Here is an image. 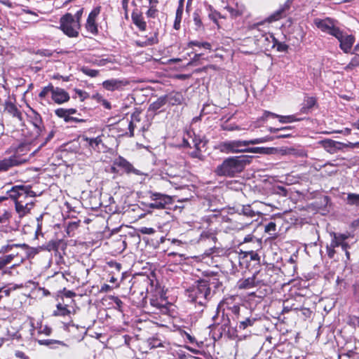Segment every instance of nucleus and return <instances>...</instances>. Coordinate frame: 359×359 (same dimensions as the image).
Returning <instances> with one entry per match:
<instances>
[{"instance_id": "obj_39", "label": "nucleus", "mask_w": 359, "mask_h": 359, "mask_svg": "<svg viewBox=\"0 0 359 359\" xmlns=\"http://www.w3.org/2000/svg\"><path fill=\"white\" fill-rule=\"evenodd\" d=\"M189 47L191 48L193 46H198L199 48H203L207 50H210L211 48V45L208 42H200L198 41H191L188 44Z\"/></svg>"}, {"instance_id": "obj_35", "label": "nucleus", "mask_w": 359, "mask_h": 359, "mask_svg": "<svg viewBox=\"0 0 359 359\" xmlns=\"http://www.w3.org/2000/svg\"><path fill=\"white\" fill-rule=\"evenodd\" d=\"M238 211L240 212V214H243V215L248 216L250 217H252L255 215V211L252 210V209L251 208V206L249 205H243L241 208V210H238Z\"/></svg>"}, {"instance_id": "obj_50", "label": "nucleus", "mask_w": 359, "mask_h": 359, "mask_svg": "<svg viewBox=\"0 0 359 359\" xmlns=\"http://www.w3.org/2000/svg\"><path fill=\"white\" fill-rule=\"evenodd\" d=\"M189 155L192 158H198L202 160L203 158V156L201 154V148H194V150L189 153Z\"/></svg>"}, {"instance_id": "obj_55", "label": "nucleus", "mask_w": 359, "mask_h": 359, "mask_svg": "<svg viewBox=\"0 0 359 359\" xmlns=\"http://www.w3.org/2000/svg\"><path fill=\"white\" fill-rule=\"evenodd\" d=\"M255 241V242L257 243V245L260 247L261 246V242L255 238L254 236H252V235H248L246 236L245 238H244V240H243V243H248V242H251V241Z\"/></svg>"}, {"instance_id": "obj_40", "label": "nucleus", "mask_w": 359, "mask_h": 359, "mask_svg": "<svg viewBox=\"0 0 359 359\" xmlns=\"http://www.w3.org/2000/svg\"><path fill=\"white\" fill-rule=\"evenodd\" d=\"M81 72L86 74V76H88L90 77H96L99 75V71L96 69H92L86 67H83L81 68Z\"/></svg>"}, {"instance_id": "obj_64", "label": "nucleus", "mask_w": 359, "mask_h": 359, "mask_svg": "<svg viewBox=\"0 0 359 359\" xmlns=\"http://www.w3.org/2000/svg\"><path fill=\"white\" fill-rule=\"evenodd\" d=\"M326 250L328 257L332 259L336 253L335 248H332L327 245Z\"/></svg>"}, {"instance_id": "obj_48", "label": "nucleus", "mask_w": 359, "mask_h": 359, "mask_svg": "<svg viewBox=\"0 0 359 359\" xmlns=\"http://www.w3.org/2000/svg\"><path fill=\"white\" fill-rule=\"evenodd\" d=\"M13 255H8L0 257L1 262L2 264L3 267L6 266L7 264H10L11 261L13 259Z\"/></svg>"}, {"instance_id": "obj_38", "label": "nucleus", "mask_w": 359, "mask_h": 359, "mask_svg": "<svg viewBox=\"0 0 359 359\" xmlns=\"http://www.w3.org/2000/svg\"><path fill=\"white\" fill-rule=\"evenodd\" d=\"M183 11L184 10H181V8H177L176 11L175 20L173 25L174 29L176 30H178L180 28V23L182 21Z\"/></svg>"}, {"instance_id": "obj_7", "label": "nucleus", "mask_w": 359, "mask_h": 359, "mask_svg": "<svg viewBox=\"0 0 359 359\" xmlns=\"http://www.w3.org/2000/svg\"><path fill=\"white\" fill-rule=\"evenodd\" d=\"M249 146L248 140H229L220 145L221 151L225 153L245 152Z\"/></svg>"}, {"instance_id": "obj_2", "label": "nucleus", "mask_w": 359, "mask_h": 359, "mask_svg": "<svg viewBox=\"0 0 359 359\" xmlns=\"http://www.w3.org/2000/svg\"><path fill=\"white\" fill-rule=\"evenodd\" d=\"M189 299L194 303L204 307L211 297L210 283L206 280H200L186 290Z\"/></svg>"}, {"instance_id": "obj_61", "label": "nucleus", "mask_w": 359, "mask_h": 359, "mask_svg": "<svg viewBox=\"0 0 359 359\" xmlns=\"http://www.w3.org/2000/svg\"><path fill=\"white\" fill-rule=\"evenodd\" d=\"M292 0H287L283 6L280 7V9H283V11L286 14L287 11H288L292 6Z\"/></svg>"}, {"instance_id": "obj_14", "label": "nucleus", "mask_w": 359, "mask_h": 359, "mask_svg": "<svg viewBox=\"0 0 359 359\" xmlns=\"http://www.w3.org/2000/svg\"><path fill=\"white\" fill-rule=\"evenodd\" d=\"M28 117L30 123L34 127L36 133L40 134L44 128L41 115L32 109L28 114Z\"/></svg>"}, {"instance_id": "obj_30", "label": "nucleus", "mask_w": 359, "mask_h": 359, "mask_svg": "<svg viewBox=\"0 0 359 359\" xmlns=\"http://www.w3.org/2000/svg\"><path fill=\"white\" fill-rule=\"evenodd\" d=\"M286 14L283 11V9L280 8L273 13L269 18H267V21L269 22H272L274 21H277L284 17H285Z\"/></svg>"}, {"instance_id": "obj_41", "label": "nucleus", "mask_w": 359, "mask_h": 359, "mask_svg": "<svg viewBox=\"0 0 359 359\" xmlns=\"http://www.w3.org/2000/svg\"><path fill=\"white\" fill-rule=\"evenodd\" d=\"M55 114L60 118H63L66 122L70 121V116H68L67 109L60 108L55 111Z\"/></svg>"}, {"instance_id": "obj_13", "label": "nucleus", "mask_w": 359, "mask_h": 359, "mask_svg": "<svg viewBox=\"0 0 359 359\" xmlns=\"http://www.w3.org/2000/svg\"><path fill=\"white\" fill-rule=\"evenodd\" d=\"M25 200L18 201L15 203V211L18 214L19 217L22 218L28 213L34 207L33 201L25 202Z\"/></svg>"}, {"instance_id": "obj_12", "label": "nucleus", "mask_w": 359, "mask_h": 359, "mask_svg": "<svg viewBox=\"0 0 359 359\" xmlns=\"http://www.w3.org/2000/svg\"><path fill=\"white\" fill-rule=\"evenodd\" d=\"M101 11V7L97 6L94 8L90 14L88 15L87 22H86V29L88 31L91 32L92 34H97V27L95 23V19L97 17V15L100 14Z\"/></svg>"}, {"instance_id": "obj_6", "label": "nucleus", "mask_w": 359, "mask_h": 359, "mask_svg": "<svg viewBox=\"0 0 359 359\" xmlns=\"http://www.w3.org/2000/svg\"><path fill=\"white\" fill-rule=\"evenodd\" d=\"M315 25L323 32L332 35L334 37L340 36V29L335 25L334 20L330 18L325 19L316 18Z\"/></svg>"}, {"instance_id": "obj_49", "label": "nucleus", "mask_w": 359, "mask_h": 359, "mask_svg": "<svg viewBox=\"0 0 359 359\" xmlns=\"http://www.w3.org/2000/svg\"><path fill=\"white\" fill-rule=\"evenodd\" d=\"M11 217V212L4 210V212H0V223H6L9 221Z\"/></svg>"}, {"instance_id": "obj_33", "label": "nucleus", "mask_w": 359, "mask_h": 359, "mask_svg": "<svg viewBox=\"0 0 359 359\" xmlns=\"http://www.w3.org/2000/svg\"><path fill=\"white\" fill-rule=\"evenodd\" d=\"M70 311L67 309L66 306H62L61 304L57 305V310L54 311L53 315L55 316H66L70 314Z\"/></svg>"}, {"instance_id": "obj_11", "label": "nucleus", "mask_w": 359, "mask_h": 359, "mask_svg": "<svg viewBox=\"0 0 359 359\" xmlns=\"http://www.w3.org/2000/svg\"><path fill=\"white\" fill-rule=\"evenodd\" d=\"M113 165L122 168L126 173H133L136 175H141L142 172L135 168L133 165L122 156H118L114 159Z\"/></svg>"}, {"instance_id": "obj_54", "label": "nucleus", "mask_w": 359, "mask_h": 359, "mask_svg": "<svg viewBox=\"0 0 359 359\" xmlns=\"http://www.w3.org/2000/svg\"><path fill=\"white\" fill-rule=\"evenodd\" d=\"M276 230V224L273 222H269L265 226V231L267 233H270L271 232H275Z\"/></svg>"}, {"instance_id": "obj_53", "label": "nucleus", "mask_w": 359, "mask_h": 359, "mask_svg": "<svg viewBox=\"0 0 359 359\" xmlns=\"http://www.w3.org/2000/svg\"><path fill=\"white\" fill-rule=\"evenodd\" d=\"M179 179L178 176H172L170 177V178L168 179L167 180L172 185L175 189H180L182 186L179 184L177 182V180Z\"/></svg>"}, {"instance_id": "obj_47", "label": "nucleus", "mask_w": 359, "mask_h": 359, "mask_svg": "<svg viewBox=\"0 0 359 359\" xmlns=\"http://www.w3.org/2000/svg\"><path fill=\"white\" fill-rule=\"evenodd\" d=\"M224 307L226 308V311H227V313L231 312V313L234 314L235 316H237L239 313L240 307L237 305H233L232 306H229L226 305V304L225 303Z\"/></svg>"}, {"instance_id": "obj_20", "label": "nucleus", "mask_w": 359, "mask_h": 359, "mask_svg": "<svg viewBox=\"0 0 359 359\" xmlns=\"http://www.w3.org/2000/svg\"><path fill=\"white\" fill-rule=\"evenodd\" d=\"M258 281H256V276L254 275L252 277L241 280L238 282L239 289H250L257 285Z\"/></svg>"}, {"instance_id": "obj_22", "label": "nucleus", "mask_w": 359, "mask_h": 359, "mask_svg": "<svg viewBox=\"0 0 359 359\" xmlns=\"http://www.w3.org/2000/svg\"><path fill=\"white\" fill-rule=\"evenodd\" d=\"M5 111L13 117L18 118L20 121L22 120V114L13 103L6 102L5 104Z\"/></svg>"}, {"instance_id": "obj_57", "label": "nucleus", "mask_w": 359, "mask_h": 359, "mask_svg": "<svg viewBox=\"0 0 359 359\" xmlns=\"http://www.w3.org/2000/svg\"><path fill=\"white\" fill-rule=\"evenodd\" d=\"M75 92H76V95L80 97L81 101H83L87 97H88V93H86L82 90L75 89Z\"/></svg>"}, {"instance_id": "obj_32", "label": "nucleus", "mask_w": 359, "mask_h": 359, "mask_svg": "<svg viewBox=\"0 0 359 359\" xmlns=\"http://www.w3.org/2000/svg\"><path fill=\"white\" fill-rule=\"evenodd\" d=\"M54 88L55 87L52 84H49L48 86L43 87L39 94V97L41 100H45L48 95L50 94L52 95Z\"/></svg>"}, {"instance_id": "obj_43", "label": "nucleus", "mask_w": 359, "mask_h": 359, "mask_svg": "<svg viewBox=\"0 0 359 359\" xmlns=\"http://www.w3.org/2000/svg\"><path fill=\"white\" fill-rule=\"evenodd\" d=\"M273 137H264L260 138H256L253 140H248L249 145L250 144H258L265 143L269 140H272Z\"/></svg>"}, {"instance_id": "obj_31", "label": "nucleus", "mask_w": 359, "mask_h": 359, "mask_svg": "<svg viewBox=\"0 0 359 359\" xmlns=\"http://www.w3.org/2000/svg\"><path fill=\"white\" fill-rule=\"evenodd\" d=\"M346 201L348 205L359 207V194L349 193L347 195Z\"/></svg>"}, {"instance_id": "obj_27", "label": "nucleus", "mask_w": 359, "mask_h": 359, "mask_svg": "<svg viewBox=\"0 0 359 359\" xmlns=\"http://www.w3.org/2000/svg\"><path fill=\"white\" fill-rule=\"evenodd\" d=\"M167 97V102L172 105L180 104L182 102L183 97L181 93H175L170 94Z\"/></svg>"}, {"instance_id": "obj_51", "label": "nucleus", "mask_w": 359, "mask_h": 359, "mask_svg": "<svg viewBox=\"0 0 359 359\" xmlns=\"http://www.w3.org/2000/svg\"><path fill=\"white\" fill-rule=\"evenodd\" d=\"M342 355H345L349 359H359V353L354 350H349Z\"/></svg>"}, {"instance_id": "obj_16", "label": "nucleus", "mask_w": 359, "mask_h": 359, "mask_svg": "<svg viewBox=\"0 0 359 359\" xmlns=\"http://www.w3.org/2000/svg\"><path fill=\"white\" fill-rule=\"evenodd\" d=\"M128 84V82L123 80L111 79L106 80L102 83V86L107 90L114 91L118 90Z\"/></svg>"}, {"instance_id": "obj_52", "label": "nucleus", "mask_w": 359, "mask_h": 359, "mask_svg": "<svg viewBox=\"0 0 359 359\" xmlns=\"http://www.w3.org/2000/svg\"><path fill=\"white\" fill-rule=\"evenodd\" d=\"M266 148L264 147H252L249 148L248 147H246L245 152H252V153H266Z\"/></svg>"}, {"instance_id": "obj_46", "label": "nucleus", "mask_w": 359, "mask_h": 359, "mask_svg": "<svg viewBox=\"0 0 359 359\" xmlns=\"http://www.w3.org/2000/svg\"><path fill=\"white\" fill-rule=\"evenodd\" d=\"M58 247H59V242L58 241H49L47 243V245L46 246V249L48 251H52V250L57 251V249H58Z\"/></svg>"}, {"instance_id": "obj_3", "label": "nucleus", "mask_w": 359, "mask_h": 359, "mask_svg": "<svg viewBox=\"0 0 359 359\" xmlns=\"http://www.w3.org/2000/svg\"><path fill=\"white\" fill-rule=\"evenodd\" d=\"M60 29L68 36L76 37L79 35L80 23L71 13H66L60 18Z\"/></svg>"}, {"instance_id": "obj_19", "label": "nucleus", "mask_w": 359, "mask_h": 359, "mask_svg": "<svg viewBox=\"0 0 359 359\" xmlns=\"http://www.w3.org/2000/svg\"><path fill=\"white\" fill-rule=\"evenodd\" d=\"M187 135L189 136L191 139V142L189 141L187 138H183V144L184 147H191L192 145L194 148H201V145L203 144V147L205 145L204 143H203L202 140L197 136L192 137L191 132L187 133Z\"/></svg>"}, {"instance_id": "obj_5", "label": "nucleus", "mask_w": 359, "mask_h": 359, "mask_svg": "<svg viewBox=\"0 0 359 359\" xmlns=\"http://www.w3.org/2000/svg\"><path fill=\"white\" fill-rule=\"evenodd\" d=\"M8 197L13 199L15 203L18 201L25 200L28 197L34 198L36 196L30 186L17 185L7 191Z\"/></svg>"}, {"instance_id": "obj_8", "label": "nucleus", "mask_w": 359, "mask_h": 359, "mask_svg": "<svg viewBox=\"0 0 359 359\" xmlns=\"http://www.w3.org/2000/svg\"><path fill=\"white\" fill-rule=\"evenodd\" d=\"M225 302H221L217 306V313L212 317L215 321L214 324L210 325V327L215 325L222 324V327H227L230 326L231 320L229 318V313H225L226 308Z\"/></svg>"}, {"instance_id": "obj_59", "label": "nucleus", "mask_w": 359, "mask_h": 359, "mask_svg": "<svg viewBox=\"0 0 359 359\" xmlns=\"http://www.w3.org/2000/svg\"><path fill=\"white\" fill-rule=\"evenodd\" d=\"M39 334H45L46 335H50L52 332L51 328L48 326H41L38 330Z\"/></svg>"}, {"instance_id": "obj_24", "label": "nucleus", "mask_w": 359, "mask_h": 359, "mask_svg": "<svg viewBox=\"0 0 359 359\" xmlns=\"http://www.w3.org/2000/svg\"><path fill=\"white\" fill-rule=\"evenodd\" d=\"M132 20L133 23L141 30L144 31L147 27V23L142 16L139 14L133 13Z\"/></svg>"}, {"instance_id": "obj_56", "label": "nucleus", "mask_w": 359, "mask_h": 359, "mask_svg": "<svg viewBox=\"0 0 359 359\" xmlns=\"http://www.w3.org/2000/svg\"><path fill=\"white\" fill-rule=\"evenodd\" d=\"M246 254L250 256L251 260L259 262V255L254 250L246 252Z\"/></svg>"}, {"instance_id": "obj_10", "label": "nucleus", "mask_w": 359, "mask_h": 359, "mask_svg": "<svg viewBox=\"0 0 359 359\" xmlns=\"http://www.w3.org/2000/svg\"><path fill=\"white\" fill-rule=\"evenodd\" d=\"M339 42L340 48L345 53L351 52V48L355 42V38L352 34L344 33L340 30V36L335 37Z\"/></svg>"}, {"instance_id": "obj_45", "label": "nucleus", "mask_w": 359, "mask_h": 359, "mask_svg": "<svg viewBox=\"0 0 359 359\" xmlns=\"http://www.w3.org/2000/svg\"><path fill=\"white\" fill-rule=\"evenodd\" d=\"M269 36H273V34L270 33H264L261 34V38L259 40L267 42V43H265L266 48L271 46V38H270Z\"/></svg>"}, {"instance_id": "obj_17", "label": "nucleus", "mask_w": 359, "mask_h": 359, "mask_svg": "<svg viewBox=\"0 0 359 359\" xmlns=\"http://www.w3.org/2000/svg\"><path fill=\"white\" fill-rule=\"evenodd\" d=\"M317 104V100L314 97L305 96L304 102L300 109L301 114H309L314 106Z\"/></svg>"}, {"instance_id": "obj_60", "label": "nucleus", "mask_w": 359, "mask_h": 359, "mask_svg": "<svg viewBox=\"0 0 359 359\" xmlns=\"http://www.w3.org/2000/svg\"><path fill=\"white\" fill-rule=\"evenodd\" d=\"M151 348H158L162 346L161 341L158 339H152L149 341Z\"/></svg>"}, {"instance_id": "obj_29", "label": "nucleus", "mask_w": 359, "mask_h": 359, "mask_svg": "<svg viewBox=\"0 0 359 359\" xmlns=\"http://www.w3.org/2000/svg\"><path fill=\"white\" fill-rule=\"evenodd\" d=\"M167 102L166 97H160L156 101L150 104L149 109L152 111H157L164 106Z\"/></svg>"}, {"instance_id": "obj_1", "label": "nucleus", "mask_w": 359, "mask_h": 359, "mask_svg": "<svg viewBox=\"0 0 359 359\" xmlns=\"http://www.w3.org/2000/svg\"><path fill=\"white\" fill-rule=\"evenodd\" d=\"M250 158L248 156L229 157L217 167L215 172L219 176L233 177L243 170Z\"/></svg>"}, {"instance_id": "obj_36", "label": "nucleus", "mask_w": 359, "mask_h": 359, "mask_svg": "<svg viewBox=\"0 0 359 359\" xmlns=\"http://www.w3.org/2000/svg\"><path fill=\"white\" fill-rule=\"evenodd\" d=\"M359 66V54H355L350 62L345 67L346 71L352 70L354 67Z\"/></svg>"}, {"instance_id": "obj_37", "label": "nucleus", "mask_w": 359, "mask_h": 359, "mask_svg": "<svg viewBox=\"0 0 359 359\" xmlns=\"http://www.w3.org/2000/svg\"><path fill=\"white\" fill-rule=\"evenodd\" d=\"M302 118H296L294 115L281 116H279V121L282 123H292L294 121H302Z\"/></svg>"}, {"instance_id": "obj_44", "label": "nucleus", "mask_w": 359, "mask_h": 359, "mask_svg": "<svg viewBox=\"0 0 359 359\" xmlns=\"http://www.w3.org/2000/svg\"><path fill=\"white\" fill-rule=\"evenodd\" d=\"M43 217V214L40 215L38 217H36V222H37V227L36 230V236L38 235H43L42 233V219Z\"/></svg>"}, {"instance_id": "obj_58", "label": "nucleus", "mask_w": 359, "mask_h": 359, "mask_svg": "<svg viewBox=\"0 0 359 359\" xmlns=\"http://www.w3.org/2000/svg\"><path fill=\"white\" fill-rule=\"evenodd\" d=\"M209 18L214 22H217V19L220 17V15L216 11H212L208 14Z\"/></svg>"}, {"instance_id": "obj_62", "label": "nucleus", "mask_w": 359, "mask_h": 359, "mask_svg": "<svg viewBox=\"0 0 359 359\" xmlns=\"http://www.w3.org/2000/svg\"><path fill=\"white\" fill-rule=\"evenodd\" d=\"M151 305L154 307H156L157 309H160L161 311L167 310V308L164 305L159 304L158 300L152 299L151 301Z\"/></svg>"}, {"instance_id": "obj_26", "label": "nucleus", "mask_w": 359, "mask_h": 359, "mask_svg": "<svg viewBox=\"0 0 359 359\" xmlns=\"http://www.w3.org/2000/svg\"><path fill=\"white\" fill-rule=\"evenodd\" d=\"M271 38V48L276 47L278 52H286L288 49V46L285 43L278 41L273 36H269Z\"/></svg>"}, {"instance_id": "obj_63", "label": "nucleus", "mask_w": 359, "mask_h": 359, "mask_svg": "<svg viewBox=\"0 0 359 359\" xmlns=\"http://www.w3.org/2000/svg\"><path fill=\"white\" fill-rule=\"evenodd\" d=\"M194 22L196 26L201 27L202 26V21L199 15L196 13H194Z\"/></svg>"}, {"instance_id": "obj_28", "label": "nucleus", "mask_w": 359, "mask_h": 359, "mask_svg": "<svg viewBox=\"0 0 359 359\" xmlns=\"http://www.w3.org/2000/svg\"><path fill=\"white\" fill-rule=\"evenodd\" d=\"M21 336L19 334L18 330L12 325H9L6 327V340L12 339H19Z\"/></svg>"}, {"instance_id": "obj_23", "label": "nucleus", "mask_w": 359, "mask_h": 359, "mask_svg": "<svg viewBox=\"0 0 359 359\" xmlns=\"http://www.w3.org/2000/svg\"><path fill=\"white\" fill-rule=\"evenodd\" d=\"M319 144L322 145V147L329 153L333 154L336 151V145L337 144H339V142H337L336 141H334L330 139H326L324 140H321L319 142Z\"/></svg>"}, {"instance_id": "obj_25", "label": "nucleus", "mask_w": 359, "mask_h": 359, "mask_svg": "<svg viewBox=\"0 0 359 359\" xmlns=\"http://www.w3.org/2000/svg\"><path fill=\"white\" fill-rule=\"evenodd\" d=\"M86 141L89 146L95 151H100V145L102 144V136H97L95 138L86 137Z\"/></svg>"}, {"instance_id": "obj_42", "label": "nucleus", "mask_w": 359, "mask_h": 359, "mask_svg": "<svg viewBox=\"0 0 359 359\" xmlns=\"http://www.w3.org/2000/svg\"><path fill=\"white\" fill-rule=\"evenodd\" d=\"M87 331L85 330V327H81V330H79V333L76 336H72V340H74L76 342H81L83 340Z\"/></svg>"}, {"instance_id": "obj_34", "label": "nucleus", "mask_w": 359, "mask_h": 359, "mask_svg": "<svg viewBox=\"0 0 359 359\" xmlns=\"http://www.w3.org/2000/svg\"><path fill=\"white\" fill-rule=\"evenodd\" d=\"M256 320H257V319L255 318H252V317L246 318L243 320L240 321L238 328L245 330L249 326H252Z\"/></svg>"}, {"instance_id": "obj_21", "label": "nucleus", "mask_w": 359, "mask_h": 359, "mask_svg": "<svg viewBox=\"0 0 359 359\" xmlns=\"http://www.w3.org/2000/svg\"><path fill=\"white\" fill-rule=\"evenodd\" d=\"M158 32H155L151 36L146 38L144 40L137 41L136 44L140 47H145L156 44L158 43Z\"/></svg>"}, {"instance_id": "obj_4", "label": "nucleus", "mask_w": 359, "mask_h": 359, "mask_svg": "<svg viewBox=\"0 0 359 359\" xmlns=\"http://www.w3.org/2000/svg\"><path fill=\"white\" fill-rule=\"evenodd\" d=\"M148 196L151 200V203H148L147 207L151 209H166L167 206L172 204L173 202L172 196L160 192L149 191Z\"/></svg>"}, {"instance_id": "obj_9", "label": "nucleus", "mask_w": 359, "mask_h": 359, "mask_svg": "<svg viewBox=\"0 0 359 359\" xmlns=\"http://www.w3.org/2000/svg\"><path fill=\"white\" fill-rule=\"evenodd\" d=\"M27 160L19 155L14 154L8 158L0 160V172H6L11 168L20 165Z\"/></svg>"}, {"instance_id": "obj_18", "label": "nucleus", "mask_w": 359, "mask_h": 359, "mask_svg": "<svg viewBox=\"0 0 359 359\" xmlns=\"http://www.w3.org/2000/svg\"><path fill=\"white\" fill-rule=\"evenodd\" d=\"M39 344L46 346L50 348H57L60 346L69 347V345L62 341L55 340V339H38Z\"/></svg>"}, {"instance_id": "obj_15", "label": "nucleus", "mask_w": 359, "mask_h": 359, "mask_svg": "<svg viewBox=\"0 0 359 359\" xmlns=\"http://www.w3.org/2000/svg\"><path fill=\"white\" fill-rule=\"evenodd\" d=\"M51 98L57 104H62L67 102L70 97L69 93L64 89L55 87L53 91Z\"/></svg>"}]
</instances>
